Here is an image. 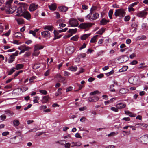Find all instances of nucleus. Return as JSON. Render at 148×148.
Segmentation results:
<instances>
[{"label":"nucleus","mask_w":148,"mask_h":148,"mask_svg":"<svg viewBox=\"0 0 148 148\" xmlns=\"http://www.w3.org/2000/svg\"><path fill=\"white\" fill-rule=\"evenodd\" d=\"M12 0H9L6 3L5 6L1 8V10H5L8 14H12L16 10V8L15 6H11V4Z\"/></svg>","instance_id":"obj_1"},{"label":"nucleus","mask_w":148,"mask_h":148,"mask_svg":"<svg viewBox=\"0 0 148 148\" xmlns=\"http://www.w3.org/2000/svg\"><path fill=\"white\" fill-rule=\"evenodd\" d=\"M99 16L98 14L95 11L90 12V13L85 16V18L90 21L95 20Z\"/></svg>","instance_id":"obj_2"},{"label":"nucleus","mask_w":148,"mask_h":148,"mask_svg":"<svg viewBox=\"0 0 148 148\" xmlns=\"http://www.w3.org/2000/svg\"><path fill=\"white\" fill-rule=\"evenodd\" d=\"M125 14V10L122 8L118 9L116 10L114 13V15L116 17H119L122 18L124 16Z\"/></svg>","instance_id":"obj_3"},{"label":"nucleus","mask_w":148,"mask_h":148,"mask_svg":"<svg viewBox=\"0 0 148 148\" xmlns=\"http://www.w3.org/2000/svg\"><path fill=\"white\" fill-rule=\"evenodd\" d=\"M22 4L18 8L17 13L18 14H21L23 12H24L27 9V5L25 4H23L22 3Z\"/></svg>","instance_id":"obj_4"},{"label":"nucleus","mask_w":148,"mask_h":148,"mask_svg":"<svg viewBox=\"0 0 148 148\" xmlns=\"http://www.w3.org/2000/svg\"><path fill=\"white\" fill-rule=\"evenodd\" d=\"M92 25V24L90 23H82L79 25V27L83 29H88Z\"/></svg>","instance_id":"obj_5"},{"label":"nucleus","mask_w":148,"mask_h":148,"mask_svg":"<svg viewBox=\"0 0 148 148\" xmlns=\"http://www.w3.org/2000/svg\"><path fill=\"white\" fill-rule=\"evenodd\" d=\"M147 14V12L145 10L138 12L137 14V16L140 18H146V16Z\"/></svg>","instance_id":"obj_6"},{"label":"nucleus","mask_w":148,"mask_h":148,"mask_svg":"<svg viewBox=\"0 0 148 148\" xmlns=\"http://www.w3.org/2000/svg\"><path fill=\"white\" fill-rule=\"evenodd\" d=\"M69 24L72 27H75L78 26L79 23L78 21L74 19H71L69 22Z\"/></svg>","instance_id":"obj_7"},{"label":"nucleus","mask_w":148,"mask_h":148,"mask_svg":"<svg viewBox=\"0 0 148 148\" xmlns=\"http://www.w3.org/2000/svg\"><path fill=\"white\" fill-rule=\"evenodd\" d=\"M140 141L143 144H146L148 142V135H144L140 138Z\"/></svg>","instance_id":"obj_8"},{"label":"nucleus","mask_w":148,"mask_h":148,"mask_svg":"<svg viewBox=\"0 0 148 148\" xmlns=\"http://www.w3.org/2000/svg\"><path fill=\"white\" fill-rule=\"evenodd\" d=\"M41 35L43 37L47 39L49 38L50 37V33L47 30L42 32H41Z\"/></svg>","instance_id":"obj_9"},{"label":"nucleus","mask_w":148,"mask_h":148,"mask_svg":"<svg viewBox=\"0 0 148 148\" xmlns=\"http://www.w3.org/2000/svg\"><path fill=\"white\" fill-rule=\"evenodd\" d=\"M27 19L29 20L31 18V15L28 12L25 11L21 15Z\"/></svg>","instance_id":"obj_10"},{"label":"nucleus","mask_w":148,"mask_h":148,"mask_svg":"<svg viewBox=\"0 0 148 148\" xmlns=\"http://www.w3.org/2000/svg\"><path fill=\"white\" fill-rule=\"evenodd\" d=\"M74 50V47L72 46H70L66 49V52L67 54L70 55L73 53Z\"/></svg>","instance_id":"obj_11"},{"label":"nucleus","mask_w":148,"mask_h":148,"mask_svg":"<svg viewBox=\"0 0 148 148\" xmlns=\"http://www.w3.org/2000/svg\"><path fill=\"white\" fill-rule=\"evenodd\" d=\"M19 50H22L24 52L25 51L29 50L31 49L29 47H26L25 45H21L18 48Z\"/></svg>","instance_id":"obj_12"},{"label":"nucleus","mask_w":148,"mask_h":148,"mask_svg":"<svg viewBox=\"0 0 148 148\" xmlns=\"http://www.w3.org/2000/svg\"><path fill=\"white\" fill-rule=\"evenodd\" d=\"M38 5L34 3L31 4L29 7V10L30 11H33L36 10L37 8Z\"/></svg>","instance_id":"obj_13"},{"label":"nucleus","mask_w":148,"mask_h":148,"mask_svg":"<svg viewBox=\"0 0 148 148\" xmlns=\"http://www.w3.org/2000/svg\"><path fill=\"white\" fill-rule=\"evenodd\" d=\"M44 47V46H43L40 45L38 44H37L34 46V51H35L38 50L42 49Z\"/></svg>","instance_id":"obj_14"},{"label":"nucleus","mask_w":148,"mask_h":148,"mask_svg":"<svg viewBox=\"0 0 148 148\" xmlns=\"http://www.w3.org/2000/svg\"><path fill=\"white\" fill-rule=\"evenodd\" d=\"M115 106L118 108V109H121L125 108L126 106V105L125 103H119L117 104Z\"/></svg>","instance_id":"obj_15"},{"label":"nucleus","mask_w":148,"mask_h":148,"mask_svg":"<svg viewBox=\"0 0 148 148\" xmlns=\"http://www.w3.org/2000/svg\"><path fill=\"white\" fill-rule=\"evenodd\" d=\"M58 9L60 11L64 12L67 11L68 8L65 6H62L58 7Z\"/></svg>","instance_id":"obj_16"},{"label":"nucleus","mask_w":148,"mask_h":148,"mask_svg":"<svg viewBox=\"0 0 148 148\" xmlns=\"http://www.w3.org/2000/svg\"><path fill=\"white\" fill-rule=\"evenodd\" d=\"M128 92V90L127 89L125 88H122L120 89L119 91L120 95L121 94H126Z\"/></svg>","instance_id":"obj_17"},{"label":"nucleus","mask_w":148,"mask_h":148,"mask_svg":"<svg viewBox=\"0 0 148 148\" xmlns=\"http://www.w3.org/2000/svg\"><path fill=\"white\" fill-rule=\"evenodd\" d=\"M125 114L127 115H128L129 116L131 117H134L136 116V114H133L129 111H125Z\"/></svg>","instance_id":"obj_18"},{"label":"nucleus","mask_w":148,"mask_h":148,"mask_svg":"<svg viewBox=\"0 0 148 148\" xmlns=\"http://www.w3.org/2000/svg\"><path fill=\"white\" fill-rule=\"evenodd\" d=\"M56 6L55 4H51L49 5V7L50 9L53 11L56 10Z\"/></svg>","instance_id":"obj_19"},{"label":"nucleus","mask_w":148,"mask_h":148,"mask_svg":"<svg viewBox=\"0 0 148 148\" xmlns=\"http://www.w3.org/2000/svg\"><path fill=\"white\" fill-rule=\"evenodd\" d=\"M14 36L16 38L20 39L22 36V34L20 32H16L14 33Z\"/></svg>","instance_id":"obj_20"},{"label":"nucleus","mask_w":148,"mask_h":148,"mask_svg":"<svg viewBox=\"0 0 148 148\" xmlns=\"http://www.w3.org/2000/svg\"><path fill=\"white\" fill-rule=\"evenodd\" d=\"M72 145H71V147H73L74 146H80L81 145V143L80 142H72L71 143Z\"/></svg>","instance_id":"obj_21"},{"label":"nucleus","mask_w":148,"mask_h":148,"mask_svg":"<svg viewBox=\"0 0 148 148\" xmlns=\"http://www.w3.org/2000/svg\"><path fill=\"white\" fill-rule=\"evenodd\" d=\"M15 57H14V56H12L11 55L8 59V62L9 63H11L13 62L14 60Z\"/></svg>","instance_id":"obj_22"},{"label":"nucleus","mask_w":148,"mask_h":148,"mask_svg":"<svg viewBox=\"0 0 148 148\" xmlns=\"http://www.w3.org/2000/svg\"><path fill=\"white\" fill-rule=\"evenodd\" d=\"M90 35V33L84 34L81 36V39L82 40H85Z\"/></svg>","instance_id":"obj_23"},{"label":"nucleus","mask_w":148,"mask_h":148,"mask_svg":"<svg viewBox=\"0 0 148 148\" xmlns=\"http://www.w3.org/2000/svg\"><path fill=\"white\" fill-rule=\"evenodd\" d=\"M13 125L16 128L20 124L19 121L18 120H15L13 121Z\"/></svg>","instance_id":"obj_24"},{"label":"nucleus","mask_w":148,"mask_h":148,"mask_svg":"<svg viewBox=\"0 0 148 148\" xmlns=\"http://www.w3.org/2000/svg\"><path fill=\"white\" fill-rule=\"evenodd\" d=\"M44 29L45 30H48L50 31H52L53 29V27L51 26L47 25L44 27Z\"/></svg>","instance_id":"obj_25"},{"label":"nucleus","mask_w":148,"mask_h":148,"mask_svg":"<svg viewBox=\"0 0 148 148\" xmlns=\"http://www.w3.org/2000/svg\"><path fill=\"white\" fill-rule=\"evenodd\" d=\"M77 31V29L76 28L74 29H69L67 31L68 33H70L71 34H73L76 33Z\"/></svg>","instance_id":"obj_26"},{"label":"nucleus","mask_w":148,"mask_h":148,"mask_svg":"<svg viewBox=\"0 0 148 148\" xmlns=\"http://www.w3.org/2000/svg\"><path fill=\"white\" fill-rule=\"evenodd\" d=\"M49 99V96H45L42 99V102L43 103H46L48 101Z\"/></svg>","instance_id":"obj_27"},{"label":"nucleus","mask_w":148,"mask_h":148,"mask_svg":"<svg viewBox=\"0 0 148 148\" xmlns=\"http://www.w3.org/2000/svg\"><path fill=\"white\" fill-rule=\"evenodd\" d=\"M108 21L104 19H102L100 21V24L102 25H104L107 24Z\"/></svg>","instance_id":"obj_28"},{"label":"nucleus","mask_w":148,"mask_h":148,"mask_svg":"<svg viewBox=\"0 0 148 148\" xmlns=\"http://www.w3.org/2000/svg\"><path fill=\"white\" fill-rule=\"evenodd\" d=\"M24 66L22 64H17L16 66L15 69L18 70L22 68Z\"/></svg>","instance_id":"obj_29"},{"label":"nucleus","mask_w":148,"mask_h":148,"mask_svg":"<svg viewBox=\"0 0 148 148\" xmlns=\"http://www.w3.org/2000/svg\"><path fill=\"white\" fill-rule=\"evenodd\" d=\"M105 30V29L104 28H102L101 29H99V31L97 32V34L102 35L103 33Z\"/></svg>","instance_id":"obj_30"},{"label":"nucleus","mask_w":148,"mask_h":148,"mask_svg":"<svg viewBox=\"0 0 148 148\" xmlns=\"http://www.w3.org/2000/svg\"><path fill=\"white\" fill-rule=\"evenodd\" d=\"M6 114L9 115V116H12L14 114V113L13 112L9 110H7L5 111Z\"/></svg>","instance_id":"obj_31"},{"label":"nucleus","mask_w":148,"mask_h":148,"mask_svg":"<svg viewBox=\"0 0 148 148\" xmlns=\"http://www.w3.org/2000/svg\"><path fill=\"white\" fill-rule=\"evenodd\" d=\"M16 20L17 21L18 24L19 25L22 24L23 23V19L21 18L16 19Z\"/></svg>","instance_id":"obj_32"},{"label":"nucleus","mask_w":148,"mask_h":148,"mask_svg":"<svg viewBox=\"0 0 148 148\" xmlns=\"http://www.w3.org/2000/svg\"><path fill=\"white\" fill-rule=\"evenodd\" d=\"M113 10L110 9L108 12V15L110 19L112 18V16L113 14Z\"/></svg>","instance_id":"obj_33"},{"label":"nucleus","mask_w":148,"mask_h":148,"mask_svg":"<svg viewBox=\"0 0 148 148\" xmlns=\"http://www.w3.org/2000/svg\"><path fill=\"white\" fill-rule=\"evenodd\" d=\"M98 35H97L94 36L91 39L90 42L91 43H95L96 41V40Z\"/></svg>","instance_id":"obj_34"},{"label":"nucleus","mask_w":148,"mask_h":148,"mask_svg":"<svg viewBox=\"0 0 148 148\" xmlns=\"http://www.w3.org/2000/svg\"><path fill=\"white\" fill-rule=\"evenodd\" d=\"M69 70L71 71H75L77 70V68L76 66H72L70 67H69Z\"/></svg>","instance_id":"obj_35"},{"label":"nucleus","mask_w":148,"mask_h":148,"mask_svg":"<svg viewBox=\"0 0 148 148\" xmlns=\"http://www.w3.org/2000/svg\"><path fill=\"white\" fill-rule=\"evenodd\" d=\"M15 68H13L12 69L10 70V71L8 72V75H10L12 74L13 72H14L15 71Z\"/></svg>","instance_id":"obj_36"},{"label":"nucleus","mask_w":148,"mask_h":148,"mask_svg":"<svg viewBox=\"0 0 148 148\" xmlns=\"http://www.w3.org/2000/svg\"><path fill=\"white\" fill-rule=\"evenodd\" d=\"M128 68L127 66H125L124 67H123L121 69H120L119 70V72H122V71H125L127 70Z\"/></svg>","instance_id":"obj_37"},{"label":"nucleus","mask_w":148,"mask_h":148,"mask_svg":"<svg viewBox=\"0 0 148 148\" xmlns=\"http://www.w3.org/2000/svg\"><path fill=\"white\" fill-rule=\"evenodd\" d=\"M114 84H112L110 85V91L111 92H115V90L114 89Z\"/></svg>","instance_id":"obj_38"},{"label":"nucleus","mask_w":148,"mask_h":148,"mask_svg":"<svg viewBox=\"0 0 148 148\" xmlns=\"http://www.w3.org/2000/svg\"><path fill=\"white\" fill-rule=\"evenodd\" d=\"M137 38L138 40H144L146 39V37L145 35H142L138 36Z\"/></svg>","instance_id":"obj_39"},{"label":"nucleus","mask_w":148,"mask_h":148,"mask_svg":"<svg viewBox=\"0 0 148 148\" xmlns=\"http://www.w3.org/2000/svg\"><path fill=\"white\" fill-rule=\"evenodd\" d=\"M86 54L85 53H82L79 55L78 56V57L79 58H84L86 56Z\"/></svg>","instance_id":"obj_40"},{"label":"nucleus","mask_w":148,"mask_h":148,"mask_svg":"<svg viewBox=\"0 0 148 148\" xmlns=\"http://www.w3.org/2000/svg\"><path fill=\"white\" fill-rule=\"evenodd\" d=\"M100 93V92H99L98 90H96V91H95L93 92H91L90 94V95H95V94H97Z\"/></svg>","instance_id":"obj_41"},{"label":"nucleus","mask_w":148,"mask_h":148,"mask_svg":"<svg viewBox=\"0 0 148 148\" xmlns=\"http://www.w3.org/2000/svg\"><path fill=\"white\" fill-rule=\"evenodd\" d=\"M118 133H115L114 132H111L110 133L108 134V137L110 136H113L116 135Z\"/></svg>","instance_id":"obj_42"},{"label":"nucleus","mask_w":148,"mask_h":148,"mask_svg":"<svg viewBox=\"0 0 148 148\" xmlns=\"http://www.w3.org/2000/svg\"><path fill=\"white\" fill-rule=\"evenodd\" d=\"M111 110L114 112H117L118 111V108L114 107H112L111 108Z\"/></svg>","instance_id":"obj_43"},{"label":"nucleus","mask_w":148,"mask_h":148,"mask_svg":"<svg viewBox=\"0 0 148 148\" xmlns=\"http://www.w3.org/2000/svg\"><path fill=\"white\" fill-rule=\"evenodd\" d=\"M78 37L77 36H75L72 37L71 38V40H73L75 41H76L77 40Z\"/></svg>","instance_id":"obj_44"},{"label":"nucleus","mask_w":148,"mask_h":148,"mask_svg":"<svg viewBox=\"0 0 148 148\" xmlns=\"http://www.w3.org/2000/svg\"><path fill=\"white\" fill-rule=\"evenodd\" d=\"M6 118V116L4 114H3L0 116V119L2 121H4Z\"/></svg>","instance_id":"obj_45"},{"label":"nucleus","mask_w":148,"mask_h":148,"mask_svg":"<svg viewBox=\"0 0 148 148\" xmlns=\"http://www.w3.org/2000/svg\"><path fill=\"white\" fill-rule=\"evenodd\" d=\"M68 29L67 28H65L64 29H63L62 30H58V32L59 33H61L62 32H65Z\"/></svg>","instance_id":"obj_46"},{"label":"nucleus","mask_w":148,"mask_h":148,"mask_svg":"<svg viewBox=\"0 0 148 148\" xmlns=\"http://www.w3.org/2000/svg\"><path fill=\"white\" fill-rule=\"evenodd\" d=\"M28 89V88L27 87H24L21 88V90H22L23 92H25Z\"/></svg>","instance_id":"obj_47"},{"label":"nucleus","mask_w":148,"mask_h":148,"mask_svg":"<svg viewBox=\"0 0 148 148\" xmlns=\"http://www.w3.org/2000/svg\"><path fill=\"white\" fill-rule=\"evenodd\" d=\"M130 16H126L125 17L124 21L126 22L130 20Z\"/></svg>","instance_id":"obj_48"},{"label":"nucleus","mask_w":148,"mask_h":148,"mask_svg":"<svg viewBox=\"0 0 148 148\" xmlns=\"http://www.w3.org/2000/svg\"><path fill=\"white\" fill-rule=\"evenodd\" d=\"M133 7L129 5L128 6V11L129 12L131 11H134L135 10L134 8H132Z\"/></svg>","instance_id":"obj_49"},{"label":"nucleus","mask_w":148,"mask_h":148,"mask_svg":"<svg viewBox=\"0 0 148 148\" xmlns=\"http://www.w3.org/2000/svg\"><path fill=\"white\" fill-rule=\"evenodd\" d=\"M59 28L61 29V27L63 28L64 27L66 26V25L63 23H59Z\"/></svg>","instance_id":"obj_50"},{"label":"nucleus","mask_w":148,"mask_h":148,"mask_svg":"<svg viewBox=\"0 0 148 148\" xmlns=\"http://www.w3.org/2000/svg\"><path fill=\"white\" fill-rule=\"evenodd\" d=\"M86 47V45L85 43H84L83 45L79 47V50H81L82 49L85 48Z\"/></svg>","instance_id":"obj_51"},{"label":"nucleus","mask_w":148,"mask_h":148,"mask_svg":"<svg viewBox=\"0 0 148 148\" xmlns=\"http://www.w3.org/2000/svg\"><path fill=\"white\" fill-rule=\"evenodd\" d=\"M55 14L56 15V18H60V15L58 12H55Z\"/></svg>","instance_id":"obj_52"},{"label":"nucleus","mask_w":148,"mask_h":148,"mask_svg":"<svg viewBox=\"0 0 148 148\" xmlns=\"http://www.w3.org/2000/svg\"><path fill=\"white\" fill-rule=\"evenodd\" d=\"M9 134V132H5L2 133V135L3 136H5Z\"/></svg>","instance_id":"obj_53"},{"label":"nucleus","mask_w":148,"mask_h":148,"mask_svg":"<svg viewBox=\"0 0 148 148\" xmlns=\"http://www.w3.org/2000/svg\"><path fill=\"white\" fill-rule=\"evenodd\" d=\"M64 146L65 148H70V143H66L64 145Z\"/></svg>","instance_id":"obj_54"},{"label":"nucleus","mask_w":148,"mask_h":148,"mask_svg":"<svg viewBox=\"0 0 148 148\" xmlns=\"http://www.w3.org/2000/svg\"><path fill=\"white\" fill-rule=\"evenodd\" d=\"M137 63L138 62L136 60H134L130 63V64L133 65H136L137 64Z\"/></svg>","instance_id":"obj_55"},{"label":"nucleus","mask_w":148,"mask_h":148,"mask_svg":"<svg viewBox=\"0 0 148 148\" xmlns=\"http://www.w3.org/2000/svg\"><path fill=\"white\" fill-rule=\"evenodd\" d=\"M29 33L32 34L34 36H36V33L33 30H30L29 32Z\"/></svg>","instance_id":"obj_56"},{"label":"nucleus","mask_w":148,"mask_h":148,"mask_svg":"<svg viewBox=\"0 0 148 148\" xmlns=\"http://www.w3.org/2000/svg\"><path fill=\"white\" fill-rule=\"evenodd\" d=\"M114 70H112L110 72L106 73V75L107 76H109L110 75L114 73Z\"/></svg>","instance_id":"obj_57"},{"label":"nucleus","mask_w":148,"mask_h":148,"mask_svg":"<svg viewBox=\"0 0 148 148\" xmlns=\"http://www.w3.org/2000/svg\"><path fill=\"white\" fill-rule=\"evenodd\" d=\"M139 3L138 2H136L134 3H132L129 5L133 7L135 5H137Z\"/></svg>","instance_id":"obj_58"},{"label":"nucleus","mask_w":148,"mask_h":148,"mask_svg":"<svg viewBox=\"0 0 148 148\" xmlns=\"http://www.w3.org/2000/svg\"><path fill=\"white\" fill-rule=\"evenodd\" d=\"M47 108V106H46L42 105L41 106L39 107L40 110H42L43 109H45Z\"/></svg>","instance_id":"obj_59"},{"label":"nucleus","mask_w":148,"mask_h":148,"mask_svg":"<svg viewBox=\"0 0 148 148\" xmlns=\"http://www.w3.org/2000/svg\"><path fill=\"white\" fill-rule=\"evenodd\" d=\"M18 52L19 51H16L15 53H13L11 55L12 56H14V57H15V56H16L18 55Z\"/></svg>","instance_id":"obj_60"},{"label":"nucleus","mask_w":148,"mask_h":148,"mask_svg":"<svg viewBox=\"0 0 148 148\" xmlns=\"http://www.w3.org/2000/svg\"><path fill=\"white\" fill-rule=\"evenodd\" d=\"M40 92L43 95H46L47 93V92L45 90H40Z\"/></svg>","instance_id":"obj_61"},{"label":"nucleus","mask_w":148,"mask_h":148,"mask_svg":"<svg viewBox=\"0 0 148 148\" xmlns=\"http://www.w3.org/2000/svg\"><path fill=\"white\" fill-rule=\"evenodd\" d=\"M86 107H81L79 108V110L80 111H84V110H86Z\"/></svg>","instance_id":"obj_62"},{"label":"nucleus","mask_w":148,"mask_h":148,"mask_svg":"<svg viewBox=\"0 0 148 148\" xmlns=\"http://www.w3.org/2000/svg\"><path fill=\"white\" fill-rule=\"evenodd\" d=\"M65 79L64 77L61 76L60 78H59V81L60 82H63Z\"/></svg>","instance_id":"obj_63"},{"label":"nucleus","mask_w":148,"mask_h":148,"mask_svg":"<svg viewBox=\"0 0 148 148\" xmlns=\"http://www.w3.org/2000/svg\"><path fill=\"white\" fill-rule=\"evenodd\" d=\"M73 88V87L71 86H69L66 88V92H68L71 90Z\"/></svg>","instance_id":"obj_64"}]
</instances>
